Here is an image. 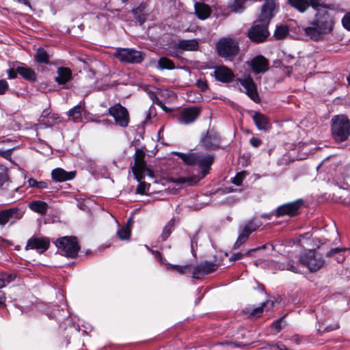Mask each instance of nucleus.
<instances>
[{
    "label": "nucleus",
    "mask_w": 350,
    "mask_h": 350,
    "mask_svg": "<svg viewBox=\"0 0 350 350\" xmlns=\"http://www.w3.org/2000/svg\"><path fill=\"white\" fill-rule=\"evenodd\" d=\"M113 55L120 62L125 64H140L145 57L144 53L129 48H118Z\"/></svg>",
    "instance_id": "obj_9"
},
{
    "label": "nucleus",
    "mask_w": 350,
    "mask_h": 350,
    "mask_svg": "<svg viewBox=\"0 0 350 350\" xmlns=\"http://www.w3.org/2000/svg\"><path fill=\"white\" fill-rule=\"evenodd\" d=\"M194 245H197V239L195 237H193L191 239V245L192 249H193Z\"/></svg>",
    "instance_id": "obj_62"
},
{
    "label": "nucleus",
    "mask_w": 350,
    "mask_h": 350,
    "mask_svg": "<svg viewBox=\"0 0 350 350\" xmlns=\"http://www.w3.org/2000/svg\"><path fill=\"white\" fill-rule=\"evenodd\" d=\"M269 61L262 55H257L254 57L250 63V66L252 70L255 74L264 73L269 69Z\"/></svg>",
    "instance_id": "obj_20"
},
{
    "label": "nucleus",
    "mask_w": 350,
    "mask_h": 350,
    "mask_svg": "<svg viewBox=\"0 0 350 350\" xmlns=\"http://www.w3.org/2000/svg\"><path fill=\"white\" fill-rule=\"evenodd\" d=\"M244 0H234L233 3L231 5L232 9L234 12H241L243 8Z\"/></svg>",
    "instance_id": "obj_43"
},
{
    "label": "nucleus",
    "mask_w": 350,
    "mask_h": 350,
    "mask_svg": "<svg viewBox=\"0 0 350 350\" xmlns=\"http://www.w3.org/2000/svg\"><path fill=\"white\" fill-rule=\"evenodd\" d=\"M9 85L4 79H0V94H4L8 90Z\"/></svg>",
    "instance_id": "obj_46"
},
{
    "label": "nucleus",
    "mask_w": 350,
    "mask_h": 350,
    "mask_svg": "<svg viewBox=\"0 0 350 350\" xmlns=\"http://www.w3.org/2000/svg\"><path fill=\"white\" fill-rule=\"evenodd\" d=\"M261 225L262 223L254 218L241 224L239 226V236L234 244L233 250L239 248L247 241L250 235L259 228Z\"/></svg>",
    "instance_id": "obj_8"
},
{
    "label": "nucleus",
    "mask_w": 350,
    "mask_h": 350,
    "mask_svg": "<svg viewBox=\"0 0 350 350\" xmlns=\"http://www.w3.org/2000/svg\"><path fill=\"white\" fill-rule=\"evenodd\" d=\"M70 119L75 122H79L82 118V105L79 104L72 109H70L67 113Z\"/></svg>",
    "instance_id": "obj_30"
},
{
    "label": "nucleus",
    "mask_w": 350,
    "mask_h": 350,
    "mask_svg": "<svg viewBox=\"0 0 350 350\" xmlns=\"http://www.w3.org/2000/svg\"><path fill=\"white\" fill-rule=\"evenodd\" d=\"M18 187L14 185L8 175V170L0 165V192L8 198H13L14 194L18 189Z\"/></svg>",
    "instance_id": "obj_10"
},
{
    "label": "nucleus",
    "mask_w": 350,
    "mask_h": 350,
    "mask_svg": "<svg viewBox=\"0 0 350 350\" xmlns=\"http://www.w3.org/2000/svg\"><path fill=\"white\" fill-rule=\"evenodd\" d=\"M50 246V241L47 237L33 236L28 239L25 250H36L40 254L44 253Z\"/></svg>",
    "instance_id": "obj_15"
},
{
    "label": "nucleus",
    "mask_w": 350,
    "mask_h": 350,
    "mask_svg": "<svg viewBox=\"0 0 350 350\" xmlns=\"http://www.w3.org/2000/svg\"><path fill=\"white\" fill-rule=\"evenodd\" d=\"M257 251V249H255V248H253V249H250L246 253H245V256H251L252 253L254 252H256Z\"/></svg>",
    "instance_id": "obj_63"
},
{
    "label": "nucleus",
    "mask_w": 350,
    "mask_h": 350,
    "mask_svg": "<svg viewBox=\"0 0 350 350\" xmlns=\"http://www.w3.org/2000/svg\"><path fill=\"white\" fill-rule=\"evenodd\" d=\"M340 198H343L342 200H340V202L346 204L350 205V191L348 190H342Z\"/></svg>",
    "instance_id": "obj_42"
},
{
    "label": "nucleus",
    "mask_w": 350,
    "mask_h": 350,
    "mask_svg": "<svg viewBox=\"0 0 350 350\" xmlns=\"http://www.w3.org/2000/svg\"><path fill=\"white\" fill-rule=\"evenodd\" d=\"M211 12V10L208 5L201 3H195V13L200 19H206L209 17Z\"/></svg>",
    "instance_id": "obj_28"
},
{
    "label": "nucleus",
    "mask_w": 350,
    "mask_h": 350,
    "mask_svg": "<svg viewBox=\"0 0 350 350\" xmlns=\"http://www.w3.org/2000/svg\"><path fill=\"white\" fill-rule=\"evenodd\" d=\"M220 144V137L213 129H208L200 139L201 146L206 150L218 148Z\"/></svg>",
    "instance_id": "obj_14"
},
{
    "label": "nucleus",
    "mask_w": 350,
    "mask_h": 350,
    "mask_svg": "<svg viewBox=\"0 0 350 350\" xmlns=\"http://www.w3.org/2000/svg\"><path fill=\"white\" fill-rule=\"evenodd\" d=\"M5 283L3 280V278H2L1 275H0V288H3L5 286Z\"/></svg>",
    "instance_id": "obj_64"
},
{
    "label": "nucleus",
    "mask_w": 350,
    "mask_h": 350,
    "mask_svg": "<svg viewBox=\"0 0 350 350\" xmlns=\"http://www.w3.org/2000/svg\"><path fill=\"white\" fill-rule=\"evenodd\" d=\"M218 268V265L213 262L204 261L193 267V278L201 279L205 275L209 274Z\"/></svg>",
    "instance_id": "obj_16"
},
{
    "label": "nucleus",
    "mask_w": 350,
    "mask_h": 350,
    "mask_svg": "<svg viewBox=\"0 0 350 350\" xmlns=\"http://www.w3.org/2000/svg\"><path fill=\"white\" fill-rule=\"evenodd\" d=\"M25 211L18 207H12L0 211V226H4L8 223L11 225L23 218Z\"/></svg>",
    "instance_id": "obj_12"
},
{
    "label": "nucleus",
    "mask_w": 350,
    "mask_h": 350,
    "mask_svg": "<svg viewBox=\"0 0 350 350\" xmlns=\"http://www.w3.org/2000/svg\"><path fill=\"white\" fill-rule=\"evenodd\" d=\"M342 250H344L339 248V247L333 248V249L330 250L329 252H327V253L326 254V256L328 258L331 257V256H334L335 254L339 253Z\"/></svg>",
    "instance_id": "obj_52"
},
{
    "label": "nucleus",
    "mask_w": 350,
    "mask_h": 350,
    "mask_svg": "<svg viewBox=\"0 0 350 350\" xmlns=\"http://www.w3.org/2000/svg\"><path fill=\"white\" fill-rule=\"evenodd\" d=\"M342 23L344 27L350 31V13L345 15L342 19Z\"/></svg>",
    "instance_id": "obj_48"
},
{
    "label": "nucleus",
    "mask_w": 350,
    "mask_h": 350,
    "mask_svg": "<svg viewBox=\"0 0 350 350\" xmlns=\"http://www.w3.org/2000/svg\"><path fill=\"white\" fill-rule=\"evenodd\" d=\"M199 48L198 42L195 40H179L173 47L174 51H172L170 55L172 57H178L179 51H196Z\"/></svg>",
    "instance_id": "obj_17"
},
{
    "label": "nucleus",
    "mask_w": 350,
    "mask_h": 350,
    "mask_svg": "<svg viewBox=\"0 0 350 350\" xmlns=\"http://www.w3.org/2000/svg\"><path fill=\"white\" fill-rule=\"evenodd\" d=\"M168 270L176 271L181 274H185L190 269L189 265L179 266L174 265H169L167 267Z\"/></svg>",
    "instance_id": "obj_38"
},
{
    "label": "nucleus",
    "mask_w": 350,
    "mask_h": 350,
    "mask_svg": "<svg viewBox=\"0 0 350 350\" xmlns=\"http://www.w3.org/2000/svg\"><path fill=\"white\" fill-rule=\"evenodd\" d=\"M131 234V230L128 226H122L117 231V236L121 241L129 240Z\"/></svg>",
    "instance_id": "obj_37"
},
{
    "label": "nucleus",
    "mask_w": 350,
    "mask_h": 350,
    "mask_svg": "<svg viewBox=\"0 0 350 350\" xmlns=\"http://www.w3.org/2000/svg\"><path fill=\"white\" fill-rule=\"evenodd\" d=\"M291 6L300 12H306L310 7L308 0H288Z\"/></svg>",
    "instance_id": "obj_31"
},
{
    "label": "nucleus",
    "mask_w": 350,
    "mask_h": 350,
    "mask_svg": "<svg viewBox=\"0 0 350 350\" xmlns=\"http://www.w3.org/2000/svg\"><path fill=\"white\" fill-rule=\"evenodd\" d=\"M174 183H176L177 185L187 186H191L195 183L192 179L187 177H178L174 178Z\"/></svg>",
    "instance_id": "obj_39"
},
{
    "label": "nucleus",
    "mask_w": 350,
    "mask_h": 350,
    "mask_svg": "<svg viewBox=\"0 0 350 350\" xmlns=\"http://www.w3.org/2000/svg\"><path fill=\"white\" fill-rule=\"evenodd\" d=\"M339 328V325L338 323H335L334 325H329V326H327L325 329H324V331L325 332H331V331H333V330H335V329H337Z\"/></svg>",
    "instance_id": "obj_56"
},
{
    "label": "nucleus",
    "mask_w": 350,
    "mask_h": 350,
    "mask_svg": "<svg viewBox=\"0 0 350 350\" xmlns=\"http://www.w3.org/2000/svg\"><path fill=\"white\" fill-rule=\"evenodd\" d=\"M213 162V155L204 154L199 152V157L198 158L197 165H198L199 167L200 168L203 177H204L209 172V170Z\"/></svg>",
    "instance_id": "obj_22"
},
{
    "label": "nucleus",
    "mask_w": 350,
    "mask_h": 350,
    "mask_svg": "<svg viewBox=\"0 0 350 350\" xmlns=\"http://www.w3.org/2000/svg\"><path fill=\"white\" fill-rule=\"evenodd\" d=\"M59 252L69 258H76L80 250L75 237H63L55 241Z\"/></svg>",
    "instance_id": "obj_7"
},
{
    "label": "nucleus",
    "mask_w": 350,
    "mask_h": 350,
    "mask_svg": "<svg viewBox=\"0 0 350 350\" xmlns=\"http://www.w3.org/2000/svg\"><path fill=\"white\" fill-rule=\"evenodd\" d=\"M331 132L333 139L336 142H343L350 136V120L345 115L332 117Z\"/></svg>",
    "instance_id": "obj_4"
},
{
    "label": "nucleus",
    "mask_w": 350,
    "mask_h": 350,
    "mask_svg": "<svg viewBox=\"0 0 350 350\" xmlns=\"http://www.w3.org/2000/svg\"><path fill=\"white\" fill-rule=\"evenodd\" d=\"M145 156L146 154L142 150L137 149L134 156L135 164L132 167L133 172L136 179L139 182L136 189V192L139 194H145L149 190L150 187V185L142 182V179H143L146 175L153 176L152 171L146 166L144 161Z\"/></svg>",
    "instance_id": "obj_3"
},
{
    "label": "nucleus",
    "mask_w": 350,
    "mask_h": 350,
    "mask_svg": "<svg viewBox=\"0 0 350 350\" xmlns=\"http://www.w3.org/2000/svg\"><path fill=\"white\" fill-rule=\"evenodd\" d=\"M12 149L0 150V157L8 160H11Z\"/></svg>",
    "instance_id": "obj_47"
},
{
    "label": "nucleus",
    "mask_w": 350,
    "mask_h": 350,
    "mask_svg": "<svg viewBox=\"0 0 350 350\" xmlns=\"http://www.w3.org/2000/svg\"><path fill=\"white\" fill-rule=\"evenodd\" d=\"M283 320V318H280V319H278L277 321H274L272 323V327L276 330L277 332H279L282 329L281 323Z\"/></svg>",
    "instance_id": "obj_50"
},
{
    "label": "nucleus",
    "mask_w": 350,
    "mask_h": 350,
    "mask_svg": "<svg viewBox=\"0 0 350 350\" xmlns=\"http://www.w3.org/2000/svg\"><path fill=\"white\" fill-rule=\"evenodd\" d=\"M201 109L198 107L183 108L176 116L178 122L181 124H190L199 117Z\"/></svg>",
    "instance_id": "obj_13"
},
{
    "label": "nucleus",
    "mask_w": 350,
    "mask_h": 350,
    "mask_svg": "<svg viewBox=\"0 0 350 350\" xmlns=\"http://www.w3.org/2000/svg\"><path fill=\"white\" fill-rule=\"evenodd\" d=\"M250 143L253 147L258 148L262 144V140L259 138L252 137L250 139Z\"/></svg>",
    "instance_id": "obj_49"
},
{
    "label": "nucleus",
    "mask_w": 350,
    "mask_h": 350,
    "mask_svg": "<svg viewBox=\"0 0 350 350\" xmlns=\"http://www.w3.org/2000/svg\"><path fill=\"white\" fill-rule=\"evenodd\" d=\"M310 5L317 12L314 19L310 25L303 28L306 36L314 41H319L325 34L330 33L334 27V21L326 9H330L329 4L325 3L321 0H308Z\"/></svg>",
    "instance_id": "obj_1"
},
{
    "label": "nucleus",
    "mask_w": 350,
    "mask_h": 350,
    "mask_svg": "<svg viewBox=\"0 0 350 350\" xmlns=\"http://www.w3.org/2000/svg\"><path fill=\"white\" fill-rule=\"evenodd\" d=\"M27 182H28V184H29V187H36L38 180H36V179H34L33 178H30L28 179Z\"/></svg>",
    "instance_id": "obj_59"
},
{
    "label": "nucleus",
    "mask_w": 350,
    "mask_h": 350,
    "mask_svg": "<svg viewBox=\"0 0 350 350\" xmlns=\"http://www.w3.org/2000/svg\"><path fill=\"white\" fill-rule=\"evenodd\" d=\"M1 275L2 278H3V280L5 284H9L10 282H12L15 278L16 275L14 273H1Z\"/></svg>",
    "instance_id": "obj_44"
},
{
    "label": "nucleus",
    "mask_w": 350,
    "mask_h": 350,
    "mask_svg": "<svg viewBox=\"0 0 350 350\" xmlns=\"http://www.w3.org/2000/svg\"><path fill=\"white\" fill-rule=\"evenodd\" d=\"M239 81L241 85L245 89L247 95L255 103H258L260 98L257 92L256 85L250 77H245L239 79Z\"/></svg>",
    "instance_id": "obj_18"
},
{
    "label": "nucleus",
    "mask_w": 350,
    "mask_h": 350,
    "mask_svg": "<svg viewBox=\"0 0 350 350\" xmlns=\"http://www.w3.org/2000/svg\"><path fill=\"white\" fill-rule=\"evenodd\" d=\"M57 76L55 81L59 85H66L72 79V71L66 67H59L57 70Z\"/></svg>",
    "instance_id": "obj_24"
},
{
    "label": "nucleus",
    "mask_w": 350,
    "mask_h": 350,
    "mask_svg": "<svg viewBox=\"0 0 350 350\" xmlns=\"http://www.w3.org/2000/svg\"><path fill=\"white\" fill-rule=\"evenodd\" d=\"M174 219H172L166 224L163 228L162 234L161 235V238L163 241H165L171 234L172 230L174 229Z\"/></svg>",
    "instance_id": "obj_36"
},
{
    "label": "nucleus",
    "mask_w": 350,
    "mask_h": 350,
    "mask_svg": "<svg viewBox=\"0 0 350 350\" xmlns=\"http://www.w3.org/2000/svg\"><path fill=\"white\" fill-rule=\"evenodd\" d=\"M16 68L15 69H9L8 70V75L10 79H15L17 76Z\"/></svg>",
    "instance_id": "obj_54"
},
{
    "label": "nucleus",
    "mask_w": 350,
    "mask_h": 350,
    "mask_svg": "<svg viewBox=\"0 0 350 350\" xmlns=\"http://www.w3.org/2000/svg\"><path fill=\"white\" fill-rule=\"evenodd\" d=\"M5 299L6 297L5 293L0 291V306H5Z\"/></svg>",
    "instance_id": "obj_58"
},
{
    "label": "nucleus",
    "mask_w": 350,
    "mask_h": 350,
    "mask_svg": "<svg viewBox=\"0 0 350 350\" xmlns=\"http://www.w3.org/2000/svg\"><path fill=\"white\" fill-rule=\"evenodd\" d=\"M245 177V173L244 172H239L232 178V182L234 185L239 186L241 185L243 180L244 179Z\"/></svg>",
    "instance_id": "obj_41"
},
{
    "label": "nucleus",
    "mask_w": 350,
    "mask_h": 350,
    "mask_svg": "<svg viewBox=\"0 0 350 350\" xmlns=\"http://www.w3.org/2000/svg\"><path fill=\"white\" fill-rule=\"evenodd\" d=\"M278 269H281V270H288V271H293L294 273L298 272V269H297V267L293 265L290 262H287L286 264H285V263L280 264L278 266Z\"/></svg>",
    "instance_id": "obj_40"
},
{
    "label": "nucleus",
    "mask_w": 350,
    "mask_h": 350,
    "mask_svg": "<svg viewBox=\"0 0 350 350\" xmlns=\"http://www.w3.org/2000/svg\"><path fill=\"white\" fill-rule=\"evenodd\" d=\"M48 187V183L46 181H38L36 188L46 189Z\"/></svg>",
    "instance_id": "obj_57"
},
{
    "label": "nucleus",
    "mask_w": 350,
    "mask_h": 350,
    "mask_svg": "<svg viewBox=\"0 0 350 350\" xmlns=\"http://www.w3.org/2000/svg\"><path fill=\"white\" fill-rule=\"evenodd\" d=\"M16 72L25 80L34 81L36 79L35 71L29 67L17 66Z\"/></svg>",
    "instance_id": "obj_29"
},
{
    "label": "nucleus",
    "mask_w": 350,
    "mask_h": 350,
    "mask_svg": "<svg viewBox=\"0 0 350 350\" xmlns=\"http://www.w3.org/2000/svg\"><path fill=\"white\" fill-rule=\"evenodd\" d=\"M218 55L230 60H232L239 53V41L230 37L219 39L216 45Z\"/></svg>",
    "instance_id": "obj_5"
},
{
    "label": "nucleus",
    "mask_w": 350,
    "mask_h": 350,
    "mask_svg": "<svg viewBox=\"0 0 350 350\" xmlns=\"http://www.w3.org/2000/svg\"><path fill=\"white\" fill-rule=\"evenodd\" d=\"M173 154L177 155L185 164L188 165H197L199 152L183 153L180 152H174Z\"/></svg>",
    "instance_id": "obj_26"
},
{
    "label": "nucleus",
    "mask_w": 350,
    "mask_h": 350,
    "mask_svg": "<svg viewBox=\"0 0 350 350\" xmlns=\"http://www.w3.org/2000/svg\"><path fill=\"white\" fill-rule=\"evenodd\" d=\"M299 262L310 272H316L325 265V259L314 250H308L300 254Z\"/></svg>",
    "instance_id": "obj_6"
},
{
    "label": "nucleus",
    "mask_w": 350,
    "mask_h": 350,
    "mask_svg": "<svg viewBox=\"0 0 350 350\" xmlns=\"http://www.w3.org/2000/svg\"><path fill=\"white\" fill-rule=\"evenodd\" d=\"M137 21L139 22L140 24H143L146 21L144 14H137Z\"/></svg>",
    "instance_id": "obj_60"
},
{
    "label": "nucleus",
    "mask_w": 350,
    "mask_h": 350,
    "mask_svg": "<svg viewBox=\"0 0 350 350\" xmlns=\"http://www.w3.org/2000/svg\"><path fill=\"white\" fill-rule=\"evenodd\" d=\"M196 85L202 92L206 91L208 88L207 82L206 81L202 80V79H199L196 81Z\"/></svg>",
    "instance_id": "obj_45"
},
{
    "label": "nucleus",
    "mask_w": 350,
    "mask_h": 350,
    "mask_svg": "<svg viewBox=\"0 0 350 350\" xmlns=\"http://www.w3.org/2000/svg\"><path fill=\"white\" fill-rule=\"evenodd\" d=\"M289 32V28L286 25H281L276 27L274 32V36L277 40H281L285 38Z\"/></svg>",
    "instance_id": "obj_35"
},
{
    "label": "nucleus",
    "mask_w": 350,
    "mask_h": 350,
    "mask_svg": "<svg viewBox=\"0 0 350 350\" xmlns=\"http://www.w3.org/2000/svg\"><path fill=\"white\" fill-rule=\"evenodd\" d=\"M108 114L112 116L117 125L126 128L130 122L128 110L120 103H116L108 109Z\"/></svg>",
    "instance_id": "obj_11"
},
{
    "label": "nucleus",
    "mask_w": 350,
    "mask_h": 350,
    "mask_svg": "<svg viewBox=\"0 0 350 350\" xmlns=\"http://www.w3.org/2000/svg\"><path fill=\"white\" fill-rule=\"evenodd\" d=\"M146 5L144 4H141L137 8H135L133 9V12L135 15L143 14V12L145 11Z\"/></svg>",
    "instance_id": "obj_51"
},
{
    "label": "nucleus",
    "mask_w": 350,
    "mask_h": 350,
    "mask_svg": "<svg viewBox=\"0 0 350 350\" xmlns=\"http://www.w3.org/2000/svg\"><path fill=\"white\" fill-rule=\"evenodd\" d=\"M269 345L270 347H277L280 350H287V348L286 347V346L281 342H278L276 344L271 343V344H269Z\"/></svg>",
    "instance_id": "obj_55"
},
{
    "label": "nucleus",
    "mask_w": 350,
    "mask_h": 350,
    "mask_svg": "<svg viewBox=\"0 0 350 350\" xmlns=\"http://www.w3.org/2000/svg\"><path fill=\"white\" fill-rule=\"evenodd\" d=\"M28 206L32 211L42 215H46L49 209L47 203L41 200H33L29 203Z\"/></svg>",
    "instance_id": "obj_27"
},
{
    "label": "nucleus",
    "mask_w": 350,
    "mask_h": 350,
    "mask_svg": "<svg viewBox=\"0 0 350 350\" xmlns=\"http://www.w3.org/2000/svg\"><path fill=\"white\" fill-rule=\"evenodd\" d=\"M75 175L76 172L75 171L66 172L60 167L55 168L51 172V177L53 180L56 182H64L72 180L75 177Z\"/></svg>",
    "instance_id": "obj_23"
},
{
    "label": "nucleus",
    "mask_w": 350,
    "mask_h": 350,
    "mask_svg": "<svg viewBox=\"0 0 350 350\" xmlns=\"http://www.w3.org/2000/svg\"><path fill=\"white\" fill-rule=\"evenodd\" d=\"M34 59L40 64H48L49 62V55L44 49L40 47L34 55Z\"/></svg>",
    "instance_id": "obj_32"
},
{
    "label": "nucleus",
    "mask_w": 350,
    "mask_h": 350,
    "mask_svg": "<svg viewBox=\"0 0 350 350\" xmlns=\"http://www.w3.org/2000/svg\"><path fill=\"white\" fill-rule=\"evenodd\" d=\"M157 67L160 70H172L175 68V65L172 60L167 57H162L158 60Z\"/></svg>",
    "instance_id": "obj_33"
},
{
    "label": "nucleus",
    "mask_w": 350,
    "mask_h": 350,
    "mask_svg": "<svg viewBox=\"0 0 350 350\" xmlns=\"http://www.w3.org/2000/svg\"><path fill=\"white\" fill-rule=\"evenodd\" d=\"M214 77L218 81L230 83L233 81L234 75L231 69L226 66H221L215 68Z\"/></svg>",
    "instance_id": "obj_21"
},
{
    "label": "nucleus",
    "mask_w": 350,
    "mask_h": 350,
    "mask_svg": "<svg viewBox=\"0 0 350 350\" xmlns=\"http://www.w3.org/2000/svg\"><path fill=\"white\" fill-rule=\"evenodd\" d=\"M273 304L274 303L272 301H267L266 302H263L260 306L254 308L250 312V316L259 317L263 312L264 307L267 306V308L270 309L273 306Z\"/></svg>",
    "instance_id": "obj_34"
},
{
    "label": "nucleus",
    "mask_w": 350,
    "mask_h": 350,
    "mask_svg": "<svg viewBox=\"0 0 350 350\" xmlns=\"http://www.w3.org/2000/svg\"><path fill=\"white\" fill-rule=\"evenodd\" d=\"M152 253L154 255L156 258H162L161 254L157 250H151Z\"/></svg>",
    "instance_id": "obj_61"
},
{
    "label": "nucleus",
    "mask_w": 350,
    "mask_h": 350,
    "mask_svg": "<svg viewBox=\"0 0 350 350\" xmlns=\"http://www.w3.org/2000/svg\"><path fill=\"white\" fill-rule=\"evenodd\" d=\"M275 10H276L275 0H265L258 20L247 32V36L252 41L262 42L268 37L269 33L267 26L274 15Z\"/></svg>",
    "instance_id": "obj_2"
},
{
    "label": "nucleus",
    "mask_w": 350,
    "mask_h": 350,
    "mask_svg": "<svg viewBox=\"0 0 350 350\" xmlns=\"http://www.w3.org/2000/svg\"><path fill=\"white\" fill-rule=\"evenodd\" d=\"M252 118L258 129L265 131L270 127L268 118L262 113L255 112Z\"/></svg>",
    "instance_id": "obj_25"
},
{
    "label": "nucleus",
    "mask_w": 350,
    "mask_h": 350,
    "mask_svg": "<svg viewBox=\"0 0 350 350\" xmlns=\"http://www.w3.org/2000/svg\"><path fill=\"white\" fill-rule=\"evenodd\" d=\"M301 205V200H297L281 205L277 208V215L279 217L284 215L294 216L297 214Z\"/></svg>",
    "instance_id": "obj_19"
},
{
    "label": "nucleus",
    "mask_w": 350,
    "mask_h": 350,
    "mask_svg": "<svg viewBox=\"0 0 350 350\" xmlns=\"http://www.w3.org/2000/svg\"><path fill=\"white\" fill-rule=\"evenodd\" d=\"M243 256L244 254L240 252L234 253L230 257L229 260L230 261H235L241 259Z\"/></svg>",
    "instance_id": "obj_53"
}]
</instances>
